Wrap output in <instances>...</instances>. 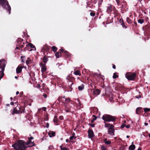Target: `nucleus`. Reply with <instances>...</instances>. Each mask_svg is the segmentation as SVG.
<instances>
[{"mask_svg": "<svg viewBox=\"0 0 150 150\" xmlns=\"http://www.w3.org/2000/svg\"><path fill=\"white\" fill-rule=\"evenodd\" d=\"M24 141L19 140L17 143L13 144L12 146L15 150H25L27 147Z\"/></svg>", "mask_w": 150, "mask_h": 150, "instance_id": "nucleus-1", "label": "nucleus"}, {"mask_svg": "<svg viewBox=\"0 0 150 150\" xmlns=\"http://www.w3.org/2000/svg\"><path fill=\"white\" fill-rule=\"evenodd\" d=\"M59 103H62L63 104L65 105L70 102L71 105L73 104L74 101L71 100L69 98H65V96H59L57 99Z\"/></svg>", "mask_w": 150, "mask_h": 150, "instance_id": "nucleus-2", "label": "nucleus"}, {"mask_svg": "<svg viewBox=\"0 0 150 150\" xmlns=\"http://www.w3.org/2000/svg\"><path fill=\"white\" fill-rule=\"evenodd\" d=\"M102 118L105 122H114L115 121L117 117L110 115L105 114L103 116Z\"/></svg>", "mask_w": 150, "mask_h": 150, "instance_id": "nucleus-3", "label": "nucleus"}, {"mask_svg": "<svg viewBox=\"0 0 150 150\" xmlns=\"http://www.w3.org/2000/svg\"><path fill=\"white\" fill-rule=\"evenodd\" d=\"M0 5H1L4 8L7 10L8 11L9 14H10L11 8L7 1L6 0H0Z\"/></svg>", "mask_w": 150, "mask_h": 150, "instance_id": "nucleus-4", "label": "nucleus"}, {"mask_svg": "<svg viewBox=\"0 0 150 150\" xmlns=\"http://www.w3.org/2000/svg\"><path fill=\"white\" fill-rule=\"evenodd\" d=\"M15 104L16 105V106L13 107V110L11 113V114L13 115H14L15 114H20V105L18 104L17 102H15Z\"/></svg>", "mask_w": 150, "mask_h": 150, "instance_id": "nucleus-5", "label": "nucleus"}, {"mask_svg": "<svg viewBox=\"0 0 150 150\" xmlns=\"http://www.w3.org/2000/svg\"><path fill=\"white\" fill-rule=\"evenodd\" d=\"M136 74L135 73L128 72L126 75V77L129 80H133L136 77Z\"/></svg>", "mask_w": 150, "mask_h": 150, "instance_id": "nucleus-6", "label": "nucleus"}, {"mask_svg": "<svg viewBox=\"0 0 150 150\" xmlns=\"http://www.w3.org/2000/svg\"><path fill=\"white\" fill-rule=\"evenodd\" d=\"M34 138L33 137H31L28 138V140L27 142H25V144L27 147H31L35 145L34 141L32 142L31 140Z\"/></svg>", "mask_w": 150, "mask_h": 150, "instance_id": "nucleus-7", "label": "nucleus"}, {"mask_svg": "<svg viewBox=\"0 0 150 150\" xmlns=\"http://www.w3.org/2000/svg\"><path fill=\"white\" fill-rule=\"evenodd\" d=\"M117 5L118 6H121L120 7L121 8H123V9L126 8L127 6V3L124 0H123L121 2H120V0L119 5Z\"/></svg>", "mask_w": 150, "mask_h": 150, "instance_id": "nucleus-8", "label": "nucleus"}, {"mask_svg": "<svg viewBox=\"0 0 150 150\" xmlns=\"http://www.w3.org/2000/svg\"><path fill=\"white\" fill-rule=\"evenodd\" d=\"M40 66L41 67L42 72L43 73L45 72L47 70L46 64H43V62H41L40 63Z\"/></svg>", "mask_w": 150, "mask_h": 150, "instance_id": "nucleus-9", "label": "nucleus"}, {"mask_svg": "<svg viewBox=\"0 0 150 150\" xmlns=\"http://www.w3.org/2000/svg\"><path fill=\"white\" fill-rule=\"evenodd\" d=\"M114 8L115 7L114 6L111 5H108V6H107V12L108 13H110L114 10Z\"/></svg>", "mask_w": 150, "mask_h": 150, "instance_id": "nucleus-10", "label": "nucleus"}, {"mask_svg": "<svg viewBox=\"0 0 150 150\" xmlns=\"http://www.w3.org/2000/svg\"><path fill=\"white\" fill-rule=\"evenodd\" d=\"M63 51V49L61 48L59 50L58 52H56L55 54V55L56 56V58H59V57H61L62 56V53Z\"/></svg>", "mask_w": 150, "mask_h": 150, "instance_id": "nucleus-11", "label": "nucleus"}, {"mask_svg": "<svg viewBox=\"0 0 150 150\" xmlns=\"http://www.w3.org/2000/svg\"><path fill=\"white\" fill-rule=\"evenodd\" d=\"M88 137L91 139L93 138L94 137V132L93 130L90 129H89L88 131Z\"/></svg>", "mask_w": 150, "mask_h": 150, "instance_id": "nucleus-12", "label": "nucleus"}, {"mask_svg": "<svg viewBox=\"0 0 150 150\" xmlns=\"http://www.w3.org/2000/svg\"><path fill=\"white\" fill-rule=\"evenodd\" d=\"M50 47L48 46L47 45L45 44L42 47V51L47 52L49 51Z\"/></svg>", "mask_w": 150, "mask_h": 150, "instance_id": "nucleus-13", "label": "nucleus"}, {"mask_svg": "<svg viewBox=\"0 0 150 150\" xmlns=\"http://www.w3.org/2000/svg\"><path fill=\"white\" fill-rule=\"evenodd\" d=\"M105 127H107L108 128V129H114V126L113 124H111L109 123H108L105 122Z\"/></svg>", "mask_w": 150, "mask_h": 150, "instance_id": "nucleus-14", "label": "nucleus"}, {"mask_svg": "<svg viewBox=\"0 0 150 150\" xmlns=\"http://www.w3.org/2000/svg\"><path fill=\"white\" fill-rule=\"evenodd\" d=\"M143 108L142 107H138L136 108V113L138 115H140L143 112Z\"/></svg>", "mask_w": 150, "mask_h": 150, "instance_id": "nucleus-15", "label": "nucleus"}, {"mask_svg": "<svg viewBox=\"0 0 150 150\" xmlns=\"http://www.w3.org/2000/svg\"><path fill=\"white\" fill-rule=\"evenodd\" d=\"M100 91L98 89L93 90V94L94 95L98 96L100 94Z\"/></svg>", "mask_w": 150, "mask_h": 150, "instance_id": "nucleus-16", "label": "nucleus"}, {"mask_svg": "<svg viewBox=\"0 0 150 150\" xmlns=\"http://www.w3.org/2000/svg\"><path fill=\"white\" fill-rule=\"evenodd\" d=\"M70 103H69L67 105H65V110L67 112H70V110H71V108L69 106H70Z\"/></svg>", "mask_w": 150, "mask_h": 150, "instance_id": "nucleus-17", "label": "nucleus"}, {"mask_svg": "<svg viewBox=\"0 0 150 150\" xmlns=\"http://www.w3.org/2000/svg\"><path fill=\"white\" fill-rule=\"evenodd\" d=\"M114 9L113 10V13L114 15V17L115 18L116 17L120 15V13L118 12L117 10L115 8H114Z\"/></svg>", "mask_w": 150, "mask_h": 150, "instance_id": "nucleus-18", "label": "nucleus"}, {"mask_svg": "<svg viewBox=\"0 0 150 150\" xmlns=\"http://www.w3.org/2000/svg\"><path fill=\"white\" fill-rule=\"evenodd\" d=\"M62 56L64 57H69V52L66 50L64 51L63 50L62 53Z\"/></svg>", "mask_w": 150, "mask_h": 150, "instance_id": "nucleus-19", "label": "nucleus"}, {"mask_svg": "<svg viewBox=\"0 0 150 150\" xmlns=\"http://www.w3.org/2000/svg\"><path fill=\"white\" fill-rule=\"evenodd\" d=\"M49 57L47 56L46 55H45L43 58L41 59L42 60L43 62L44 63V64H45L47 62V61H48V58Z\"/></svg>", "mask_w": 150, "mask_h": 150, "instance_id": "nucleus-20", "label": "nucleus"}, {"mask_svg": "<svg viewBox=\"0 0 150 150\" xmlns=\"http://www.w3.org/2000/svg\"><path fill=\"white\" fill-rule=\"evenodd\" d=\"M120 23H121V24L123 28H127V26L125 24L124 20L122 19V18H121L120 19Z\"/></svg>", "mask_w": 150, "mask_h": 150, "instance_id": "nucleus-21", "label": "nucleus"}, {"mask_svg": "<svg viewBox=\"0 0 150 150\" xmlns=\"http://www.w3.org/2000/svg\"><path fill=\"white\" fill-rule=\"evenodd\" d=\"M74 84V82L71 81H69L68 82V87L69 88L68 91H71L72 89L71 88L72 85Z\"/></svg>", "mask_w": 150, "mask_h": 150, "instance_id": "nucleus-22", "label": "nucleus"}, {"mask_svg": "<svg viewBox=\"0 0 150 150\" xmlns=\"http://www.w3.org/2000/svg\"><path fill=\"white\" fill-rule=\"evenodd\" d=\"M23 68V67L22 66L18 67L16 69V72L17 73L19 74L21 73L22 71Z\"/></svg>", "mask_w": 150, "mask_h": 150, "instance_id": "nucleus-23", "label": "nucleus"}, {"mask_svg": "<svg viewBox=\"0 0 150 150\" xmlns=\"http://www.w3.org/2000/svg\"><path fill=\"white\" fill-rule=\"evenodd\" d=\"M48 134L50 137H52L55 136V133L54 132L50 131L48 132Z\"/></svg>", "mask_w": 150, "mask_h": 150, "instance_id": "nucleus-24", "label": "nucleus"}, {"mask_svg": "<svg viewBox=\"0 0 150 150\" xmlns=\"http://www.w3.org/2000/svg\"><path fill=\"white\" fill-rule=\"evenodd\" d=\"M115 129H108V133L111 136L114 135Z\"/></svg>", "mask_w": 150, "mask_h": 150, "instance_id": "nucleus-25", "label": "nucleus"}, {"mask_svg": "<svg viewBox=\"0 0 150 150\" xmlns=\"http://www.w3.org/2000/svg\"><path fill=\"white\" fill-rule=\"evenodd\" d=\"M67 79L69 81L73 82H74L75 80V78L74 77L70 76H68L67 78Z\"/></svg>", "mask_w": 150, "mask_h": 150, "instance_id": "nucleus-26", "label": "nucleus"}, {"mask_svg": "<svg viewBox=\"0 0 150 150\" xmlns=\"http://www.w3.org/2000/svg\"><path fill=\"white\" fill-rule=\"evenodd\" d=\"M25 112V108L21 106L20 105V114L22 113H24Z\"/></svg>", "mask_w": 150, "mask_h": 150, "instance_id": "nucleus-27", "label": "nucleus"}, {"mask_svg": "<svg viewBox=\"0 0 150 150\" xmlns=\"http://www.w3.org/2000/svg\"><path fill=\"white\" fill-rule=\"evenodd\" d=\"M32 63L31 60L29 58H27V60L26 61V64L28 66L30 64Z\"/></svg>", "mask_w": 150, "mask_h": 150, "instance_id": "nucleus-28", "label": "nucleus"}, {"mask_svg": "<svg viewBox=\"0 0 150 150\" xmlns=\"http://www.w3.org/2000/svg\"><path fill=\"white\" fill-rule=\"evenodd\" d=\"M104 142L107 145H109L111 144V142L110 141L107 140L106 138H105L103 140Z\"/></svg>", "mask_w": 150, "mask_h": 150, "instance_id": "nucleus-29", "label": "nucleus"}, {"mask_svg": "<svg viewBox=\"0 0 150 150\" xmlns=\"http://www.w3.org/2000/svg\"><path fill=\"white\" fill-rule=\"evenodd\" d=\"M28 50L29 51H30L32 50V49L28 47V44H27L26 45V47H25L24 49V51H25L26 50Z\"/></svg>", "mask_w": 150, "mask_h": 150, "instance_id": "nucleus-30", "label": "nucleus"}, {"mask_svg": "<svg viewBox=\"0 0 150 150\" xmlns=\"http://www.w3.org/2000/svg\"><path fill=\"white\" fill-rule=\"evenodd\" d=\"M76 69H74V70L75 71ZM74 74L75 75H79V76H81V74L80 73V71L79 70H77L76 71H75L74 72Z\"/></svg>", "mask_w": 150, "mask_h": 150, "instance_id": "nucleus-31", "label": "nucleus"}, {"mask_svg": "<svg viewBox=\"0 0 150 150\" xmlns=\"http://www.w3.org/2000/svg\"><path fill=\"white\" fill-rule=\"evenodd\" d=\"M135 148V146L134 145L132 144L131 145L129 148V150H134Z\"/></svg>", "mask_w": 150, "mask_h": 150, "instance_id": "nucleus-32", "label": "nucleus"}, {"mask_svg": "<svg viewBox=\"0 0 150 150\" xmlns=\"http://www.w3.org/2000/svg\"><path fill=\"white\" fill-rule=\"evenodd\" d=\"M84 88V85L82 84L80 86H79L78 89L79 91H82Z\"/></svg>", "mask_w": 150, "mask_h": 150, "instance_id": "nucleus-33", "label": "nucleus"}, {"mask_svg": "<svg viewBox=\"0 0 150 150\" xmlns=\"http://www.w3.org/2000/svg\"><path fill=\"white\" fill-rule=\"evenodd\" d=\"M28 47H30L31 48H34L35 49H36L35 46L31 43H28Z\"/></svg>", "mask_w": 150, "mask_h": 150, "instance_id": "nucleus-34", "label": "nucleus"}, {"mask_svg": "<svg viewBox=\"0 0 150 150\" xmlns=\"http://www.w3.org/2000/svg\"><path fill=\"white\" fill-rule=\"evenodd\" d=\"M91 2L90 1H87L86 2V4L87 5V6H86V8H88V7L91 8L92 6H93V5H91Z\"/></svg>", "mask_w": 150, "mask_h": 150, "instance_id": "nucleus-35", "label": "nucleus"}, {"mask_svg": "<svg viewBox=\"0 0 150 150\" xmlns=\"http://www.w3.org/2000/svg\"><path fill=\"white\" fill-rule=\"evenodd\" d=\"M120 84H117L115 87V89L116 91H119L120 89Z\"/></svg>", "mask_w": 150, "mask_h": 150, "instance_id": "nucleus-36", "label": "nucleus"}, {"mask_svg": "<svg viewBox=\"0 0 150 150\" xmlns=\"http://www.w3.org/2000/svg\"><path fill=\"white\" fill-rule=\"evenodd\" d=\"M23 41V40L21 38H18L17 40V42L18 44H20L21 42H22Z\"/></svg>", "mask_w": 150, "mask_h": 150, "instance_id": "nucleus-37", "label": "nucleus"}, {"mask_svg": "<svg viewBox=\"0 0 150 150\" xmlns=\"http://www.w3.org/2000/svg\"><path fill=\"white\" fill-rule=\"evenodd\" d=\"M58 119L57 118V116L56 115L55 116L53 119L54 122V123H57L58 122Z\"/></svg>", "mask_w": 150, "mask_h": 150, "instance_id": "nucleus-38", "label": "nucleus"}, {"mask_svg": "<svg viewBox=\"0 0 150 150\" xmlns=\"http://www.w3.org/2000/svg\"><path fill=\"white\" fill-rule=\"evenodd\" d=\"M127 22L129 24H131L132 23V21L129 18L127 17L126 18Z\"/></svg>", "mask_w": 150, "mask_h": 150, "instance_id": "nucleus-39", "label": "nucleus"}, {"mask_svg": "<svg viewBox=\"0 0 150 150\" xmlns=\"http://www.w3.org/2000/svg\"><path fill=\"white\" fill-rule=\"evenodd\" d=\"M60 148L61 150H69V149L66 147H63L62 145L60 146Z\"/></svg>", "mask_w": 150, "mask_h": 150, "instance_id": "nucleus-40", "label": "nucleus"}, {"mask_svg": "<svg viewBox=\"0 0 150 150\" xmlns=\"http://www.w3.org/2000/svg\"><path fill=\"white\" fill-rule=\"evenodd\" d=\"M144 110V112H148L150 111V108H144L143 109Z\"/></svg>", "mask_w": 150, "mask_h": 150, "instance_id": "nucleus-41", "label": "nucleus"}, {"mask_svg": "<svg viewBox=\"0 0 150 150\" xmlns=\"http://www.w3.org/2000/svg\"><path fill=\"white\" fill-rule=\"evenodd\" d=\"M52 50L54 52H55L57 51V48L55 46H52Z\"/></svg>", "mask_w": 150, "mask_h": 150, "instance_id": "nucleus-42", "label": "nucleus"}, {"mask_svg": "<svg viewBox=\"0 0 150 150\" xmlns=\"http://www.w3.org/2000/svg\"><path fill=\"white\" fill-rule=\"evenodd\" d=\"M21 62L23 63H24L25 62L24 61L23 59H26L25 57V56H22L21 57Z\"/></svg>", "mask_w": 150, "mask_h": 150, "instance_id": "nucleus-43", "label": "nucleus"}, {"mask_svg": "<svg viewBox=\"0 0 150 150\" xmlns=\"http://www.w3.org/2000/svg\"><path fill=\"white\" fill-rule=\"evenodd\" d=\"M138 23L142 24L144 22V20L143 19H139L138 20Z\"/></svg>", "mask_w": 150, "mask_h": 150, "instance_id": "nucleus-44", "label": "nucleus"}, {"mask_svg": "<svg viewBox=\"0 0 150 150\" xmlns=\"http://www.w3.org/2000/svg\"><path fill=\"white\" fill-rule=\"evenodd\" d=\"M118 77V76L116 74H115V73H114L113 74V79H115V78H116L117 77Z\"/></svg>", "mask_w": 150, "mask_h": 150, "instance_id": "nucleus-45", "label": "nucleus"}, {"mask_svg": "<svg viewBox=\"0 0 150 150\" xmlns=\"http://www.w3.org/2000/svg\"><path fill=\"white\" fill-rule=\"evenodd\" d=\"M101 149L102 150H108L106 147L104 146H102L101 147Z\"/></svg>", "mask_w": 150, "mask_h": 150, "instance_id": "nucleus-46", "label": "nucleus"}, {"mask_svg": "<svg viewBox=\"0 0 150 150\" xmlns=\"http://www.w3.org/2000/svg\"><path fill=\"white\" fill-rule=\"evenodd\" d=\"M90 1L91 2V3L95 4L96 3V0H91Z\"/></svg>", "mask_w": 150, "mask_h": 150, "instance_id": "nucleus-47", "label": "nucleus"}, {"mask_svg": "<svg viewBox=\"0 0 150 150\" xmlns=\"http://www.w3.org/2000/svg\"><path fill=\"white\" fill-rule=\"evenodd\" d=\"M74 139V137H73V136H71V137H70L69 138V139H70V142H72V140H73V139Z\"/></svg>", "mask_w": 150, "mask_h": 150, "instance_id": "nucleus-48", "label": "nucleus"}, {"mask_svg": "<svg viewBox=\"0 0 150 150\" xmlns=\"http://www.w3.org/2000/svg\"><path fill=\"white\" fill-rule=\"evenodd\" d=\"M90 15L92 16H94L95 15V13L94 12H91L90 13Z\"/></svg>", "mask_w": 150, "mask_h": 150, "instance_id": "nucleus-49", "label": "nucleus"}, {"mask_svg": "<svg viewBox=\"0 0 150 150\" xmlns=\"http://www.w3.org/2000/svg\"><path fill=\"white\" fill-rule=\"evenodd\" d=\"M99 76H100L99 78H101L102 81H104L105 79V78H103L104 77V76H102V77L101 76L102 75H100Z\"/></svg>", "mask_w": 150, "mask_h": 150, "instance_id": "nucleus-50", "label": "nucleus"}, {"mask_svg": "<svg viewBox=\"0 0 150 150\" xmlns=\"http://www.w3.org/2000/svg\"><path fill=\"white\" fill-rule=\"evenodd\" d=\"M89 125L93 127H95V124H94L89 123Z\"/></svg>", "mask_w": 150, "mask_h": 150, "instance_id": "nucleus-51", "label": "nucleus"}, {"mask_svg": "<svg viewBox=\"0 0 150 150\" xmlns=\"http://www.w3.org/2000/svg\"><path fill=\"white\" fill-rule=\"evenodd\" d=\"M59 119L61 120H62L64 119V117L63 116H60L59 117Z\"/></svg>", "mask_w": 150, "mask_h": 150, "instance_id": "nucleus-52", "label": "nucleus"}, {"mask_svg": "<svg viewBox=\"0 0 150 150\" xmlns=\"http://www.w3.org/2000/svg\"><path fill=\"white\" fill-rule=\"evenodd\" d=\"M126 149L125 147L122 146L120 148V150H125Z\"/></svg>", "mask_w": 150, "mask_h": 150, "instance_id": "nucleus-53", "label": "nucleus"}, {"mask_svg": "<svg viewBox=\"0 0 150 150\" xmlns=\"http://www.w3.org/2000/svg\"><path fill=\"white\" fill-rule=\"evenodd\" d=\"M40 84L38 83L36 86V87L38 88H40Z\"/></svg>", "mask_w": 150, "mask_h": 150, "instance_id": "nucleus-54", "label": "nucleus"}, {"mask_svg": "<svg viewBox=\"0 0 150 150\" xmlns=\"http://www.w3.org/2000/svg\"><path fill=\"white\" fill-rule=\"evenodd\" d=\"M125 126V124H122V125L120 127L121 129H123Z\"/></svg>", "mask_w": 150, "mask_h": 150, "instance_id": "nucleus-55", "label": "nucleus"}, {"mask_svg": "<svg viewBox=\"0 0 150 150\" xmlns=\"http://www.w3.org/2000/svg\"><path fill=\"white\" fill-rule=\"evenodd\" d=\"M125 127H126L127 128H129L130 127V125H129H129H125Z\"/></svg>", "mask_w": 150, "mask_h": 150, "instance_id": "nucleus-56", "label": "nucleus"}, {"mask_svg": "<svg viewBox=\"0 0 150 150\" xmlns=\"http://www.w3.org/2000/svg\"><path fill=\"white\" fill-rule=\"evenodd\" d=\"M120 0H115L117 4L119 5Z\"/></svg>", "mask_w": 150, "mask_h": 150, "instance_id": "nucleus-57", "label": "nucleus"}, {"mask_svg": "<svg viewBox=\"0 0 150 150\" xmlns=\"http://www.w3.org/2000/svg\"><path fill=\"white\" fill-rule=\"evenodd\" d=\"M23 92H21L20 93V95H19V96L20 97H21L23 95Z\"/></svg>", "mask_w": 150, "mask_h": 150, "instance_id": "nucleus-58", "label": "nucleus"}, {"mask_svg": "<svg viewBox=\"0 0 150 150\" xmlns=\"http://www.w3.org/2000/svg\"><path fill=\"white\" fill-rule=\"evenodd\" d=\"M93 116L94 117V118L93 119V120H96L97 119L96 116L94 115H93Z\"/></svg>", "mask_w": 150, "mask_h": 150, "instance_id": "nucleus-59", "label": "nucleus"}, {"mask_svg": "<svg viewBox=\"0 0 150 150\" xmlns=\"http://www.w3.org/2000/svg\"><path fill=\"white\" fill-rule=\"evenodd\" d=\"M24 47V46L23 45L21 44L19 45V47L20 48H23Z\"/></svg>", "mask_w": 150, "mask_h": 150, "instance_id": "nucleus-60", "label": "nucleus"}, {"mask_svg": "<svg viewBox=\"0 0 150 150\" xmlns=\"http://www.w3.org/2000/svg\"><path fill=\"white\" fill-rule=\"evenodd\" d=\"M43 96L45 98H46L47 97V95L46 94V93L44 94L43 95Z\"/></svg>", "mask_w": 150, "mask_h": 150, "instance_id": "nucleus-61", "label": "nucleus"}, {"mask_svg": "<svg viewBox=\"0 0 150 150\" xmlns=\"http://www.w3.org/2000/svg\"><path fill=\"white\" fill-rule=\"evenodd\" d=\"M53 148V146L52 145H50V146H49V149H52Z\"/></svg>", "mask_w": 150, "mask_h": 150, "instance_id": "nucleus-62", "label": "nucleus"}, {"mask_svg": "<svg viewBox=\"0 0 150 150\" xmlns=\"http://www.w3.org/2000/svg\"><path fill=\"white\" fill-rule=\"evenodd\" d=\"M15 104V103H14L13 102H11V103H10V104L11 105H14V106L15 105H14V104Z\"/></svg>", "mask_w": 150, "mask_h": 150, "instance_id": "nucleus-63", "label": "nucleus"}, {"mask_svg": "<svg viewBox=\"0 0 150 150\" xmlns=\"http://www.w3.org/2000/svg\"><path fill=\"white\" fill-rule=\"evenodd\" d=\"M112 68L114 69H116V66L114 64H112Z\"/></svg>", "mask_w": 150, "mask_h": 150, "instance_id": "nucleus-64", "label": "nucleus"}]
</instances>
